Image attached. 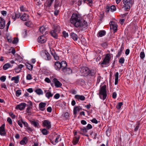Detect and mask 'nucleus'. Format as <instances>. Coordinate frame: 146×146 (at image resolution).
Wrapping results in <instances>:
<instances>
[{"label":"nucleus","mask_w":146,"mask_h":146,"mask_svg":"<svg viewBox=\"0 0 146 146\" xmlns=\"http://www.w3.org/2000/svg\"><path fill=\"white\" fill-rule=\"evenodd\" d=\"M0 79L2 82H4L6 80V77L5 76H2L0 78Z\"/></svg>","instance_id":"obj_58"},{"label":"nucleus","mask_w":146,"mask_h":146,"mask_svg":"<svg viewBox=\"0 0 146 146\" xmlns=\"http://www.w3.org/2000/svg\"><path fill=\"white\" fill-rule=\"evenodd\" d=\"M25 123H27L25 121H24L22 119H21L18 121L17 123L21 127H23V124L24 125Z\"/></svg>","instance_id":"obj_23"},{"label":"nucleus","mask_w":146,"mask_h":146,"mask_svg":"<svg viewBox=\"0 0 146 146\" xmlns=\"http://www.w3.org/2000/svg\"><path fill=\"white\" fill-rule=\"evenodd\" d=\"M123 104V103L122 102L118 103L116 106V108L118 109H119Z\"/></svg>","instance_id":"obj_43"},{"label":"nucleus","mask_w":146,"mask_h":146,"mask_svg":"<svg viewBox=\"0 0 146 146\" xmlns=\"http://www.w3.org/2000/svg\"><path fill=\"white\" fill-rule=\"evenodd\" d=\"M91 121L92 123L96 124H97L98 123V121L95 118L91 120Z\"/></svg>","instance_id":"obj_61"},{"label":"nucleus","mask_w":146,"mask_h":146,"mask_svg":"<svg viewBox=\"0 0 146 146\" xmlns=\"http://www.w3.org/2000/svg\"><path fill=\"white\" fill-rule=\"evenodd\" d=\"M80 129L81 131L84 133H86L87 131V129L85 127H84L83 128H81Z\"/></svg>","instance_id":"obj_56"},{"label":"nucleus","mask_w":146,"mask_h":146,"mask_svg":"<svg viewBox=\"0 0 146 146\" xmlns=\"http://www.w3.org/2000/svg\"><path fill=\"white\" fill-rule=\"evenodd\" d=\"M10 116L13 119H15L16 117V115L12 113H10Z\"/></svg>","instance_id":"obj_64"},{"label":"nucleus","mask_w":146,"mask_h":146,"mask_svg":"<svg viewBox=\"0 0 146 146\" xmlns=\"http://www.w3.org/2000/svg\"><path fill=\"white\" fill-rule=\"evenodd\" d=\"M5 124H3L0 127V135H5L6 133L5 131Z\"/></svg>","instance_id":"obj_12"},{"label":"nucleus","mask_w":146,"mask_h":146,"mask_svg":"<svg viewBox=\"0 0 146 146\" xmlns=\"http://www.w3.org/2000/svg\"><path fill=\"white\" fill-rule=\"evenodd\" d=\"M67 66L66 62L64 61H63L61 62L59 61L56 62L54 64V67L57 70H62L63 68L66 67Z\"/></svg>","instance_id":"obj_4"},{"label":"nucleus","mask_w":146,"mask_h":146,"mask_svg":"<svg viewBox=\"0 0 146 146\" xmlns=\"http://www.w3.org/2000/svg\"><path fill=\"white\" fill-rule=\"evenodd\" d=\"M29 15L25 13L21 17V19L23 21H26L29 19Z\"/></svg>","instance_id":"obj_21"},{"label":"nucleus","mask_w":146,"mask_h":146,"mask_svg":"<svg viewBox=\"0 0 146 146\" xmlns=\"http://www.w3.org/2000/svg\"><path fill=\"white\" fill-rule=\"evenodd\" d=\"M115 84L116 85L117 84L118 81L119 73L118 72H116L115 74Z\"/></svg>","instance_id":"obj_26"},{"label":"nucleus","mask_w":146,"mask_h":146,"mask_svg":"<svg viewBox=\"0 0 146 146\" xmlns=\"http://www.w3.org/2000/svg\"><path fill=\"white\" fill-rule=\"evenodd\" d=\"M27 68L30 70H32L33 69V66L29 63H27L26 64Z\"/></svg>","instance_id":"obj_34"},{"label":"nucleus","mask_w":146,"mask_h":146,"mask_svg":"<svg viewBox=\"0 0 146 146\" xmlns=\"http://www.w3.org/2000/svg\"><path fill=\"white\" fill-rule=\"evenodd\" d=\"M21 94V91L20 90H17L16 92V96L17 97H19Z\"/></svg>","instance_id":"obj_54"},{"label":"nucleus","mask_w":146,"mask_h":146,"mask_svg":"<svg viewBox=\"0 0 146 146\" xmlns=\"http://www.w3.org/2000/svg\"><path fill=\"white\" fill-rule=\"evenodd\" d=\"M74 98L76 99L78 101H84L85 100V97L83 95H76L75 96Z\"/></svg>","instance_id":"obj_16"},{"label":"nucleus","mask_w":146,"mask_h":146,"mask_svg":"<svg viewBox=\"0 0 146 146\" xmlns=\"http://www.w3.org/2000/svg\"><path fill=\"white\" fill-rule=\"evenodd\" d=\"M61 140L60 135H57L56 134L54 135V137L53 139V143L54 145H55L56 143H57L58 142Z\"/></svg>","instance_id":"obj_9"},{"label":"nucleus","mask_w":146,"mask_h":146,"mask_svg":"<svg viewBox=\"0 0 146 146\" xmlns=\"http://www.w3.org/2000/svg\"><path fill=\"white\" fill-rule=\"evenodd\" d=\"M39 30L41 33H43L46 30V28L44 26H42L40 28Z\"/></svg>","instance_id":"obj_33"},{"label":"nucleus","mask_w":146,"mask_h":146,"mask_svg":"<svg viewBox=\"0 0 146 146\" xmlns=\"http://www.w3.org/2000/svg\"><path fill=\"white\" fill-rule=\"evenodd\" d=\"M125 61V59L123 57L121 58L119 60V63L121 64H123L124 63Z\"/></svg>","instance_id":"obj_50"},{"label":"nucleus","mask_w":146,"mask_h":146,"mask_svg":"<svg viewBox=\"0 0 146 146\" xmlns=\"http://www.w3.org/2000/svg\"><path fill=\"white\" fill-rule=\"evenodd\" d=\"M14 14L16 18H19L21 16L20 14L19 13H15Z\"/></svg>","instance_id":"obj_55"},{"label":"nucleus","mask_w":146,"mask_h":146,"mask_svg":"<svg viewBox=\"0 0 146 146\" xmlns=\"http://www.w3.org/2000/svg\"><path fill=\"white\" fill-rule=\"evenodd\" d=\"M79 137H75L73 140L72 143L73 144L75 145L78 143L79 141Z\"/></svg>","instance_id":"obj_30"},{"label":"nucleus","mask_w":146,"mask_h":146,"mask_svg":"<svg viewBox=\"0 0 146 146\" xmlns=\"http://www.w3.org/2000/svg\"><path fill=\"white\" fill-rule=\"evenodd\" d=\"M62 35L63 37L65 38L68 36V33H67L65 31H64L62 32Z\"/></svg>","instance_id":"obj_48"},{"label":"nucleus","mask_w":146,"mask_h":146,"mask_svg":"<svg viewBox=\"0 0 146 146\" xmlns=\"http://www.w3.org/2000/svg\"><path fill=\"white\" fill-rule=\"evenodd\" d=\"M12 41V43L13 44H17L19 42V39L17 37H15L14 38V40H12V39L10 38V42Z\"/></svg>","instance_id":"obj_24"},{"label":"nucleus","mask_w":146,"mask_h":146,"mask_svg":"<svg viewBox=\"0 0 146 146\" xmlns=\"http://www.w3.org/2000/svg\"><path fill=\"white\" fill-rule=\"evenodd\" d=\"M60 28L59 26H54V30H53L59 33L60 31Z\"/></svg>","instance_id":"obj_32"},{"label":"nucleus","mask_w":146,"mask_h":146,"mask_svg":"<svg viewBox=\"0 0 146 146\" xmlns=\"http://www.w3.org/2000/svg\"><path fill=\"white\" fill-rule=\"evenodd\" d=\"M9 68V63H7L5 64L3 66V69L5 70Z\"/></svg>","instance_id":"obj_45"},{"label":"nucleus","mask_w":146,"mask_h":146,"mask_svg":"<svg viewBox=\"0 0 146 146\" xmlns=\"http://www.w3.org/2000/svg\"><path fill=\"white\" fill-rule=\"evenodd\" d=\"M70 22L76 27L79 28L83 30L87 28V23L82 20L81 15L78 13H73L70 19Z\"/></svg>","instance_id":"obj_1"},{"label":"nucleus","mask_w":146,"mask_h":146,"mask_svg":"<svg viewBox=\"0 0 146 146\" xmlns=\"http://www.w3.org/2000/svg\"><path fill=\"white\" fill-rule=\"evenodd\" d=\"M35 92L38 95H43V92L41 89L40 88L37 89L35 91Z\"/></svg>","instance_id":"obj_29"},{"label":"nucleus","mask_w":146,"mask_h":146,"mask_svg":"<svg viewBox=\"0 0 146 146\" xmlns=\"http://www.w3.org/2000/svg\"><path fill=\"white\" fill-rule=\"evenodd\" d=\"M20 10L22 12H25L28 11L27 8L25 7L23 5H21L20 7Z\"/></svg>","instance_id":"obj_35"},{"label":"nucleus","mask_w":146,"mask_h":146,"mask_svg":"<svg viewBox=\"0 0 146 146\" xmlns=\"http://www.w3.org/2000/svg\"><path fill=\"white\" fill-rule=\"evenodd\" d=\"M70 35L71 37L74 40H77L78 38V36L76 34L73 32L71 33H70Z\"/></svg>","instance_id":"obj_20"},{"label":"nucleus","mask_w":146,"mask_h":146,"mask_svg":"<svg viewBox=\"0 0 146 146\" xmlns=\"http://www.w3.org/2000/svg\"><path fill=\"white\" fill-rule=\"evenodd\" d=\"M54 14L55 15H57L58 14L59 11L58 9H54Z\"/></svg>","instance_id":"obj_57"},{"label":"nucleus","mask_w":146,"mask_h":146,"mask_svg":"<svg viewBox=\"0 0 146 146\" xmlns=\"http://www.w3.org/2000/svg\"><path fill=\"white\" fill-rule=\"evenodd\" d=\"M31 124L34 127L38 128L39 127V123L37 121H33L31 122Z\"/></svg>","instance_id":"obj_27"},{"label":"nucleus","mask_w":146,"mask_h":146,"mask_svg":"<svg viewBox=\"0 0 146 146\" xmlns=\"http://www.w3.org/2000/svg\"><path fill=\"white\" fill-rule=\"evenodd\" d=\"M41 131L43 135H46L48 134V131L46 130V129L44 128L41 130Z\"/></svg>","instance_id":"obj_37"},{"label":"nucleus","mask_w":146,"mask_h":146,"mask_svg":"<svg viewBox=\"0 0 146 146\" xmlns=\"http://www.w3.org/2000/svg\"><path fill=\"white\" fill-rule=\"evenodd\" d=\"M37 40L39 43H43L46 41V38L44 36L42 35L38 37Z\"/></svg>","instance_id":"obj_10"},{"label":"nucleus","mask_w":146,"mask_h":146,"mask_svg":"<svg viewBox=\"0 0 146 146\" xmlns=\"http://www.w3.org/2000/svg\"><path fill=\"white\" fill-rule=\"evenodd\" d=\"M82 108L80 106L75 107L73 110L74 114H76L78 112L82 110Z\"/></svg>","instance_id":"obj_18"},{"label":"nucleus","mask_w":146,"mask_h":146,"mask_svg":"<svg viewBox=\"0 0 146 146\" xmlns=\"http://www.w3.org/2000/svg\"><path fill=\"white\" fill-rule=\"evenodd\" d=\"M62 71L66 74H70L72 73V70L69 68H67V66L63 68Z\"/></svg>","instance_id":"obj_14"},{"label":"nucleus","mask_w":146,"mask_h":146,"mask_svg":"<svg viewBox=\"0 0 146 146\" xmlns=\"http://www.w3.org/2000/svg\"><path fill=\"white\" fill-rule=\"evenodd\" d=\"M46 96L48 99L50 97H52L53 96V94L49 92H48L46 93L45 94Z\"/></svg>","instance_id":"obj_38"},{"label":"nucleus","mask_w":146,"mask_h":146,"mask_svg":"<svg viewBox=\"0 0 146 146\" xmlns=\"http://www.w3.org/2000/svg\"><path fill=\"white\" fill-rule=\"evenodd\" d=\"M80 72L82 76H87L88 75L93 76L95 74L94 70H90L88 68L86 67H81L80 69Z\"/></svg>","instance_id":"obj_2"},{"label":"nucleus","mask_w":146,"mask_h":146,"mask_svg":"<svg viewBox=\"0 0 146 146\" xmlns=\"http://www.w3.org/2000/svg\"><path fill=\"white\" fill-rule=\"evenodd\" d=\"M25 24L28 27H31L32 25L31 22L30 21L25 22Z\"/></svg>","instance_id":"obj_47"},{"label":"nucleus","mask_w":146,"mask_h":146,"mask_svg":"<svg viewBox=\"0 0 146 146\" xmlns=\"http://www.w3.org/2000/svg\"><path fill=\"white\" fill-rule=\"evenodd\" d=\"M92 128V125L90 124H88L86 126V128L87 129H90Z\"/></svg>","instance_id":"obj_60"},{"label":"nucleus","mask_w":146,"mask_h":146,"mask_svg":"<svg viewBox=\"0 0 146 146\" xmlns=\"http://www.w3.org/2000/svg\"><path fill=\"white\" fill-rule=\"evenodd\" d=\"M33 78L31 75L30 74H28L26 76V79L27 80H30Z\"/></svg>","instance_id":"obj_49"},{"label":"nucleus","mask_w":146,"mask_h":146,"mask_svg":"<svg viewBox=\"0 0 146 146\" xmlns=\"http://www.w3.org/2000/svg\"><path fill=\"white\" fill-rule=\"evenodd\" d=\"M123 50V48L122 46H121V48L118 50V52L117 54L118 56H120Z\"/></svg>","instance_id":"obj_46"},{"label":"nucleus","mask_w":146,"mask_h":146,"mask_svg":"<svg viewBox=\"0 0 146 146\" xmlns=\"http://www.w3.org/2000/svg\"><path fill=\"white\" fill-rule=\"evenodd\" d=\"M26 106V104L25 103H22L17 105L16 108L20 110H23Z\"/></svg>","instance_id":"obj_15"},{"label":"nucleus","mask_w":146,"mask_h":146,"mask_svg":"<svg viewBox=\"0 0 146 146\" xmlns=\"http://www.w3.org/2000/svg\"><path fill=\"white\" fill-rule=\"evenodd\" d=\"M117 93L115 92H114L112 94V98L113 99H115L117 97Z\"/></svg>","instance_id":"obj_63"},{"label":"nucleus","mask_w":146,"mask_h":146,"mask_svg":"<svg viewBox=\"0 0 146 146\" xmlns=\"http://www.w3.org/2000/svg\"><path fill=\"white\" fill-rule=\"evenodd\" d=\"M24 126L26 127L25 129L29 133H31L33 131V129L29 126V124L27 123H25Z\"/></svg>","instance_id":"obj_13"},{"label":"nucleus","mask_w":146,"mask_h":146,"mask_svg":"<svg viewBox=\"0 0 146 146\" xmlns=\"http://www.w3.org/2000/svg\"><path fill=\"white\" fill-rule=\"evenodd\" d=\"M11 52L14 56L15 55V54L16 52V51L15 48L11 47V49H10V53Z\"/></svg>","instance_id":"obj_39"},{"label":"nucleus","mask_w":146,"mask_h":146,"mask_svg":"<svg viewBox=\"0 0 146 146\" xmlns=\"http://www.w3.org/2000/svg\"><path fill=\"white\" fill-rule=\"evenodd\" d=\"M84 2L87 3L89 5L91 6L92 3V0H83Z\"/></svg>","instance_id":"obj_41"},{"label":"nucleus","mask_w":146,"mask_h":146,"mask_svg":"<svg viewBox=\"0 0 146 146\" xmlns=\"http://www.w3.org/2000/svg\"><path fill=\"white\" fill-rule=\"evenodd\" d=\"M123 7L125 10L129 9L133 4L132 0H123Z\"/></svg>","instance_id":"obj_5"},{"label":"nucleus","mask_w":146,"mask_h":146,"mask_svg":"<svg viewBox=\"0 0 146 146\" xmlns=\"http://www.w3.org/2000/svg\"><path fill=\"white\" fill-rule=\"evenodd\" d=\"M46 104L44 102H41L39 104V109L41 111H44L45 109V107L46 106Z\"/></svg>","instance_id":"obj_17"},{"label":"nucleus","mask_w":146,"mask_h":146,"mask_svg":"<svg viewBox=\"0 0 146 146\" xmlns=\"http://www.w3.org/2000/svg\"><path fill=\"white\" fill-rule=\"evenodd\" d=\"M111 58V55L110 54H107L105 56L102 62L101 63V65L102 67H104L103 65H106L108 64Z\"/></svg>","instance_id":"obj_6"},{"label":"nucleus","mask_w":146,"mask_h":146,"mask_svg":"<svg viewBox=\"0 0 146 146\" xmlns=\"http://www.w3.org/2000/svg\"><path fill=\"white\" fill-rule=\"evenodd\" d=\"M101 80V77L100 75H98L97 76V78L96 84H98L100 82Z\"/></svg>","instance_id":"obj_53"},{"label":"nucleus","mask_w":146,"mask_h":146,"mask_svg":"<svg viewBox=\"0 0 146 146\" xmlns=\"http://www.w3.org/2000/svg\"><path fill=\"white\" fill-rule=\"evenodd\" d=\"M27 142V137H25L20 141V143L21 145H25L26 144Z\"/></svg>","instance_id":"obj_19"},{"label":"nucleus","mask_w":146,"mask_h":146,"mask_svg":"<svg viewBox=\"0 0 146 146\" xmlns=\"http://www.w3.org/2000/svg\"><path fill=\"white\" fill-rule=\"evenodd\" d=\"M106 33V32L105 31H102L98 33V36H99L101 37L105 35Z\"/></svg>","instance_id":"obj_36"},{"label":"nucleus","mask_w":146,"mask_h":146,"mask_svg":"<svg viewBox=\"0 0 146 146\" xmlns=\"http://www.w3.org/2000/svg\"><path fill=\"white\" fill-rule=\"evenodd\" d=\"M46 56L45 59L47 60H50L51 59V56L48 52L46 51L44 53Z\"/></svg>","instance_id":"obj_25"},{"label":"nucleus","mask_w":146,"mask_h":146,"mask_svg":"<svg viewBox=\"0 0 146 146\" xmlns=\"http://www.w3.org/2000/svg\"><path fill=\"white\" fill-rule=\"evenodd\" d=\"M116 9L115 6L114 5H113L110 7V10L111 12H113L116 11Z\"/></svg>","instance_id":"obj_51"},{"label":"nucleus","mask_w":146,"mask_h":146,"mask_svg":"<svg viewBox=\"0 0 146 146\" xmlns=\"http://www.w3.org/2000/svg\"><path fill=\"white\" fill-rule=\"evenodd\" d=\"M110 28L113 29V33H115L117 30V25L115 22L113 21H111L110 23Z\"/></svg>","instance_id":"obj_8"},{"label":"nucleus","mask_w":146,"mask_h":146,"mask_svg":"<svg viewBox=\"0 0 146 146\" xmlns=\"http://www.w3.org/2000/svg\"><path fill=\"white\" fill-rule=\"evenodd\" d=\"M52 81L54 83L55 86L56 87H60L62 85V83L56 78H54Z\"/></svg>","instance_id":"obj_11"},{"label":"nucleus","mask_w":146,"mask_h":146,"mask_svg":"<svg viewBox=\"0 0 146 146\" xmlns=\"http://www.w3.org/2000/svg\"><path fill=\"white\" fill-rule=\"evenodd\" d=\"M19 76H17L16 77H13L12 78L11 80L12 81H14V82L16 84L18 83L19 82Z\"/></svg>","instance_id":"obj_28"},{"label":"nucleus","mask_w":146,"mask_h":146,"mask_svg":"<svg viewBox=\"0 0 146 146\" xmlns=\"http://www.w3.org/2000/svg\"><path fill=\"white\" fill-rule=\"evenodd\" d=\"M54 0H47L46 1L45 4L47 5L48 7H50L51 6Z\"/></svg>","instance_id":"obj_31"},{"label":"nucleus","mask_w":146,"mask_h":146,"mask_svg":"<svg viewBox=\"0 0 146 146\" xmlns=\"http://www.w3.org/2000/svg\"><path fill=\"white\" fill-rule=\"evenodd\" d=\"M64 117L66 119H68L69 117V114L68 112H66L64 114Z\"/></svg>","instance_id":"obj_62"},{"label":"nucleus","mask_w":146,"mask_h":146,"mask_svg":"<svg viewBox=\"0 0 146 146\" xmlns=\"http://www.w3.org/2000/svg\"><path fill=\"white\" fill-rule=\"evenodd\" d=\"M106 86L104 85L100 87L99 90V95L100 99L104 100L107 97L106 90Z\"/></svg>","instance_id":"obj_3"},{"label":"nucleus","mask_w":146,"mask_h":146,"mask_svg":"<svg viewBox=\"0 0 146 146\" xmlns=\"http://www.w3.org/2000/svg\"><path fill=\"white\" fill-rule=\"evenodd\" d=\"M43 126L46 127L47 129H49L51 127V122L47 120H45L42 121Z\"/></svg>","instance_id":"obj_7"},{"label":"nucleus","mask_w":146,"mask_h":146,"mask_svg":"<svg viewBox=\"0 0 146 146\" xmlns=\"http://www.w3.org/2000/svg\"><path fill=\"white\" fill-rule=\"evenodd\" d=\"M60 7L59 1H56L55 2V4L54 6V9H58V7Z\"/></svg>","instance_id":"obj_44"},{"label":"nucleus","mask_w":146,"mask_h":146,"mask_svg":"<svg viewBox=\"0 0 146 146\" xmlns=\"http://www.w3.org/2000/svg\"><path fill=\"white\" fill-rule=\"evenodd\" d=\"M140 56L141 58L143 59L145 57V54L144 52H141L140 54Z\"/></svg>","instance_id":"obj_52"},{"label":"nucleus","mask_w":146,"mask_h":146,"mask_svg":"<svg viewBox=\"0 0 146 146\" xmlns=\"http://www.w3.org/2000/svg\"><path fill=\"white\" fill-rule=\"evenodd\" d=\"M60 96V95L59 94L57 93L54 96V98L56 99H58L59 98Z\"/></svg>","instance_id":"obj_59"},{"label":"nucleus","mask_w":146,"mask_h":146,"mask_svg":"<svg viewBox=\"0 0 146 146\" xmlns=\"http://www.w3.org/2000/svg\"><path fill=\"white\" fill-rule=\"evenodd\" d=\"M58 33V32L53 30H52L50 32V34L52 36L55 38H58L57 33Z\"/></svg>","instance_id":"obj_22"},{"label":"nucleus","mask_w":146,"mask_h":146,"mask_svg":"<svg viewBox=\"0 0 146 146\" xmlns=\"http://www.w3.org/2000/svg\"><path fill=\"white\" fill-rule=\"evenodd\" d=\"M52 54L56 60H58L59 59V56L56 53H52Z\"/></svg>","instance_id":"obj_42"},{"label":"nucleus","mask_w":146,"mask_h":146,"mask_svg":"<svg viewBox=\"0 0 146 146\" xmlns=\"http://www.w3.org/2000/svg\"><path fill=\"white\" fill-rule=\"evenodd\" d=\"M5 21L0 22V29H3L5 25Z\"/></svg>","instance_id":"obj_40"}]
</instances>
